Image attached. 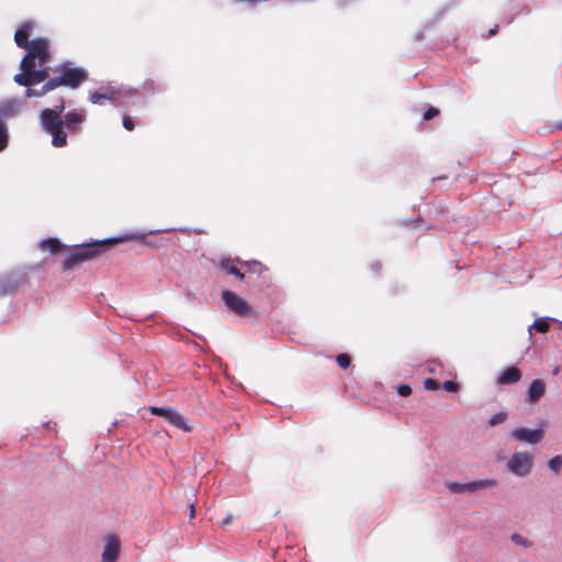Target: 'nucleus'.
<instances>
[{
	"label": "nucleus",
	"mask_w": 562,
	"mask_h": 562,
	"mask_svg": "<svg viewBox=\"0 0 562 562\" xmlns=\"http://www.w3.org/2000/svg\"><path fill=\"white\" fill-rule=\"evenodd\" d=\"M112 245H115L114 238H105L102 240L68 246V255L61 265L63 271H68L82 262L100 257Z\"/></svg>",
	"instance_id": "obj_1"
},
{
	"label": "nucleus",
	"mask_w": 562,
	"mask_h": 562,
	"mask_svg": "<svg viewBox=\"0 0 562 562\" xmlns=\"http://www.w3.org/2000/svg\"><path fill=\"white\" fill-rule=\"evenodd\" d=\"M26 55L20 63V70H50L46 65L50 61V44L45 37H37L31 41L26 48Z\"/></svg>",
	"instance_id": "obj_2"
},
{
	"label": "nucleus",
	"mask_w": 562,
	"mask_h": 562,
	"mask_svg": "<svg viewBox=\"0 0 562 562\" xmlns=\"http://www.w3.org/2000/svg\"><path fill=\"white\" fill-rule=\"evenodd\" d=\"M29 283L26 269L12 270L0 277V297L12 295Z\"/></svg>",
	"instance_id": "obj_3"
},
{
	"label": "nucleus",
	"mask_w": 562,
	"mask_h": 562,
	"mask_svg": "<svg viewBox=\"0 0 562 562\" xmlns=\"http://www.w3.org/2000/svg\"><path fill=\"white\" fill-rule=\"evenodd\" d=\"M222 300L229 311L240 317H251L254 315V311L248 302L231 290L222 292Z\"/></svg>",
	"instance_id": "obj_4"
},
{
	"label": "nucleus",
	"mask_w": 562,
	"mask_h": 562,
	"mask_svg": "<svg viewBox=\"0 0 562 562\" xmlns=\"http://www.w3.org/2000/svg\"><path fill=\"white\" fill-rule=\"evenodd\" d=\"M507 469L518 476H526L532 469V454L528 452H516L507 462Z\"/></svg>",
	"instance_id": "obj_5"
},
{
	"label": "nucleus",
	"mask_w": 562,
	"mask_h": 562,
	"mask_svg": "<svg viewBox=\"0 0 562 562\" xmlns=\"http://www.w3.org/2000/svg\"><path fill=\"white\" fill-rule=\"evenodd\" d=\"M497 482L494 479H484V480H477L472 481L468 483H458V482H447L446 486L451 493H473L479 490H484L488 487L496 486Z\"/></svg>",
	"instance_id": "obj_6"
},
{
	"label": "nucleus",
	"mask_w": 562,
	"mask_h": 562,
	"mask_svg": "<svg viewBox=\"0 0 562 562\" xmlns=\"http://www.w3.org/2000/svg\"><path fill=\"white\" fill-rule=\"evenodd\" d=\"M543 430L541 428L538 429H528L525 427L516 428L512 431V437L518 441L527 442L530 445L538 443L543 438Z\"/></svg>",
	"instance_id": "obj_7"
},
{
	"label": "nucleus",
	"mask_w": 562,
	"mask_h": 562,
	"mask_svg": "<svg viewBox=\"0 0 562 562\" xmlns=\"http://www.w3.org/2000/svg\"><path fill=\"white\" fill-rule=\"evenodd\" d=\"M87 79L88 72H61L60 76L50 78L49 80L57 81V88L60 86H68L75 89Z\"/></svg>",
	"instance_id": "obj_8"
},
{
	"label": "nucleus",
	"mask_w": 562,
	"mask_h": 562,
	"mask_svg": "<svg viewBox=\"0 0 562 562\" xmlns=\"http://www.w3.org/2000/svg\"><path fill=\"white\" fill-rule=\"evenodd\" d=\"M121 550V543L116 536L110 535L102 552V562H116Z\"/></svg>",
	"instance_id": "obj_9"
},
{
	"label": "nucleus",
	"mask_w": 562,
	"mask_h": 562,
	"mask_svg": "<svg viewBox=\"0 0 562 562\" xmlns=\"http://www.w3.org/2000/svg\"><path fill=\"white\" fill-rule=\"evenodd\" d=\"M49 72H16L14 81L20 86L30 88L47 79Z\"/></svg>",
	"instance_id": "obj_10"
},
{
	"label": "nucleus",
	"mask_w": 562,
	"mask_h": 562,
	"mask_svg": "<svg viewBox=\"0 0 562 562\" xmlns=\"http://www.w3.org/2000/svg\"><path fill=\"white\" fill-rule=\"evenodd\" d=\"M41 120L44 130L49 133L63 126V120L57 112L50 109H45L41 113Z\"/></svg>",
	"instance_id": "obj_11"
},
{
	"label": "nucleus",
	"mask_w": 562,
	"mask_h": 562,
	"mask_svg": "<svg viewBox=\"0 0 562 562\" xmlns=\"http://www.w3.org/2000/svg\"><path fill=\"white\" fill-rule=\"evenodd\" d=\"M546 393V383L541 379L533 380L526 394V402L530 404L537 403Z\"/></svg>",
	"instance_id": "obj_12"
},
{
	"label": "nucleus",
	"mask_w": 562,
	"mask_h": 562,
	"mask_svg": "<svg viewBox=\"0 0 562 562\" xmlns=\"http://www.w3.org/2000/svg\"><path fill=\"white\" fill-rule=\"evenodd\" d=\"M86 114L78 111H69L64 116L66 127L71 133H78L80 131V124L85 121Z\"/></svg>",
	"instance_id": "obj_13"
},
{
	"label": "nucleus",
	"mask_w": 562,
	"mask_h": 562,
	"mask_svg": "<svg viewBox=\"0 0 562 562\" xmlns=\"http://www.w3.org/2000/svg\"><path fill=\"white\" fill-rule=\"evenodd\" d=\"M32 30V23L25 22L15 31L14 41L20 48L26 49L30 46L31 41H29V37Z\"/></svg>",
	"instance_id": "obj_14"
},
{
	"label": "nucleus",
	"mask_w": 562,
	"mask_h": 562,
	"mask_svg": "<svg viewBox=\"0 0 562 562\" xmlns=\"http://www.w3.org/2000/svg\"><path fill=\"white\" fill-rule=\"evenodd\" d=\"M20 111V102L15 99H8L0 103V122L15 116Z\"/></svg>",
	"instance_id": "obj_15"
},
{
	"label": "nucleus",
	"mask_w": 562,
	"mask_h": 562,
	"mask_svg": "<svg viewBox=\"0 0 562 562\" xmlns=\"http://www.w3.org/2000/svg\"><path fill=\"white\" fill-rule=\"evenodd\" d=\"M521 379V371L516 367L505 369L496 379L501 385H510L517 383Z\"/></svg>",
	"instance_id": "obj_16"
},
{
	"label": "nucleus",
	"mask_w": 562,
	"mask_h": 562,
	"mask_svg": "<svg viewBox=\"0 0 562 562\" xmlns=\"http://www.w3.org/2000/svg\"><path fill=\"white\" fill-rule=\"evenodd\" d=\"M170 425L183 431H191V427L187 424L184 417L173 407H171L164 417Z\"/></svg>",
	"instance_id": "obj_17"
},
{
	"label": "nucleus",
	"mask_w": 562,
	"mask_h": 562,
	"mask_svg": "<svg viewBox=\"0 0 562 562\" xmlns=\"http://www.w3.org/2000/svg\"><path fill=\"white\" fill-rule=\"evenodd\" d=\"M67 247L68 246L61 244V241L55 237H49V238L43 239L38 244L40 249L47 250L50 254L61 252L64 250H67Z\"/></svg>",
	"instance_id": "obj_18"
},
{
	"label": "nucleus",
	"mask_w": 562,
	"mask_h": 562,
	"mask_svg": "<svg viewBox=\"0 0 562 562\" xmlns=\"http://www.w3.org/2000/svg\"><path fill=\"white\" fill-rule=\"evenodd\" d=\"M127 240H137L140 244H143L145 246H149V247L158 246L157 243H155L154 240H149L147 238V235L144 233H142V234L131 233V234L122 235L120 237H114V244H119V243H123V241H127Z\"/></svg>",
	"instance_id": "obj_19"
},
{
	"label": "nucleus",
	"mask_w": 562,
	"mask_h": 562,
	"mask_svg": "<svg viewBox=\"0 0 562 562\" xmlns=\"http://www.w3.org/2000/svg\"><path fill=\"white\" fill-rule=\"evenodd\" d=\"M550 322H557L559 323L558 319L555 318H552V317H539L537 318L529 327H528V333H529V337L531 338L532 337V333L531 330L535 329L536 331L538 333H541V334H544V333H548L549 329H550ZM560 324L562 325V322H560Z\"/></svg>",
	"instance_id": "obj_20"
},
{
	"label": "nucleus",
	"mask_w": 562,
	"mask_h": 562,
	"mask_svg": "<svg viewBox=\"0 0 562 562\" xmlns=\"http://www.w3.org/2000/svg\"><path fill=\"white\" fill-rule=\"evenodd\" d=\"M237 259L238 258H224L220 261V268L222 270H225L227 273L233 274L240 280H244L246 274L241 272L239 268L236 267L235 263H237Z\"/></svg>",
	"instance_id": "obj_21"
},
{
	"label": "nucleus",
	"mask_w": 562,
	"mask_h": 562,
	"mask_svg": "<svg viewBox=\"0 0 562 562\" xmlns=\"http://www.w3.org/2000/svg\"><path fill=\"white\" fill-rule=\"evenodd\" d=\"M57 85L58 82L57 81H54V80H47L43 87L37 90V89H33L32 87L27 88L26 91H25V95L29 97V98H32V97H42L44 94H46L47 92L54 90L57 88Z\"/></svg>",
	"instance_id": "obj_22"
},
{
	"label": "nucleus",
	"mask_w": 562,
	"mask_h": 562,
	"mask_svg": "<svg viewBox=\"0 0 562 562\" xmlns=\"http://www.w3.org/2000/svg\"><path fill=\"white\" fill-rule=\"evenodd\" d=\"M49 134H52L53 136L52 144L55 147H63L67 144V135L64 132L63 126L57 128L56 131L49 132Z\"/></svg>",
	"instance_id": "obj_23"
},
{
	"label": "nucleus",
	"mask_w": 562,
	"mask_h": 562,
	"mask_svg": "<svg viewBox=\"0 0 562 562\" xmlns=\"http://www.w3.org/2000/svg\"><path fill=\"white\" fill-rule=\"evenodd\" d=\"M101 94H104V100H114V98L120 93V89L111 83L102 85L99 88Z\"/></svg>",
	"instance_id": "obj_24"
},
{
	"label": "nucleus",
	"mask_w": 562,
	"mask_h": 562,
	"mask_svg": "<svg viewBox=\"0 0 562 562\" xmlns=\"http://www.w3.org/2000/svg\"><path fill=\"white\" fill-rule=\"evenodd\" d=\"M237 263H239L241 267L247 268V272L250 273H258L260 274L263 266L259 261H244L241 259H237Z\"/></svg>",
	"instance_id": "obj_25"
},
{
	"label": "nucleus",
	"mask_w": 562,
	"mask_h": 562,
	"mask_svg": "<svg viewBox=\"0 0 562 562\" xmlns=\"http://www.w3.org/2000/svg\"><path fill=\"white\" fill-rule=\"evenodd\" d=\"M9 144V131L4 122H0V151H3Z\"/></svg>",
	"instance_id": "obj_26"
},
{
	"label": "nucleus",
	"mask_w": 562,
	"mask_h": 562,
	"mask_svg": "<svg viewBox=\"0 0 562 562\" xmlns=\"http://www.w3.org/2000/svg\"><path fill=\"white\" fill-rule=\"evenodd\" d=\"M548 465L550 470H552L554 473H559L562 469V454L555 456L552 459H550Z\"/></svg>",
	"instance_id": "obj_27"
},
{
	"label": "nucleus",
	"mask_w": 562,
	"mask_h": 562,
	"mask_svg": "<svg viewBox=\"0 0 562 562\" xmlns=\"http://www.w3.org/2000/svg\"><path fill=\"white\" fill-rule=\"evenodd\" d=\"M510 540L521 547L529 548L531 546V541H529L527 538L522 537L519 533H513L510 536Z\"/></svg>",
	"instance_id": "obj_28"
},
{
	"label": "nucleus",
	"mask_w": 562,
	"mask_h": 562,
	"mask_svg": "<svg viewBox=\"0 0 562 562\" xmlns=\"http://www.w3.org/2000/svg\"><path fill=\"white\" fill-rule=\"evenodd\" d=\"M507 418V413L505 412H498L496 413L495 415H493L490 419H488V425L490 426H496L503 422H505Z\"/></svg>",
	"instance_id": "obj_29"
},
{
	"label": "nucleus",
	"mask_w": 562,
	"mask_h": 562,
	"mask_svg": "<svg viewBox=\"0 0 562 562\" xmlns=\"http://www.w3.org/2000/svg\"><path fill=\"white\" fill-rule=\"evenodd\" d=\"M336 361L341 369H347L351 363V358L347 353H339Z\"/></svg>",
	"instance_id": "obj_30"
},
{
	"label": "nucleus",
	"mask_w": 562,
	"mask_h": 562,
	"mask_svg": "<svg viewBox=\"0 0 562 562\" xmlns=\"http://www.w3.org/2000/svg\"><path fill=\"white\" fill-rule=\"evenodd\" d=\"M170 408H171L170 406H167V407L150 406L149 411L154 415L165 417Z\"/></svg>",
	"instance_id": "obj_31"
},
{
	"label": "nucleus",
	"mask_w": 562,
	"mask_h": 562,
	"mask_svg": "<svg viewBox=\"0 0 562 562\" xmlns=\"http://www.w3.org/2000/svg\"><path fill=\"white\" fill-rule=\"evenodd\" d=\"M424 387L429 391H436L439 389V383L434 379L427 378L424 381Z\"/></svg>",
	"instance_id": "obj_32"
},
{
	"label": "nucleus",
	"mask_w": 562,
	"mask_h": 562,
	"mask_svg": "<svg viewBox=\"0 0 562 562\" xmlns=\"http://www.w3.org/2000/svg\"><path fill=\"white\" fill-rule=\"evenodd\" d=\"M122 123L127 131H133L135 127L134 121L130 115H123Z\"/></svg>",
	"instance_id": "obj_33"
},
{
	"label": "nucleus",
	"mask_w": 562,
	"mask_h": 562,
	"mask_svg": "<svg viewBox=\"0 0 562 562\" xmlns=\"http://www.w3.org/2000/svg\"><path fill=\"white\" fill-rule=\"evenodd\" d=\"M442 389L447 392H457L459 390V384L453 381H445L442 383Z\"/></svg>",
	"instance_id": "obj_34"
},
{
	"label": "nucleus",
	"mask_w": 562,
	"mask_h": 562,
	"mask_svg": "<svg viewBox=\"0 0 562 562\" xmlns=\"http://www.w3.org/2000/svg\"><path fill=\"white\" fill-rule=\"evenodd\" d=\"M397 393L401 396L406 397L412 394V387L408 384H400L397 386Z\"/></svg>",
	"instance_id": "obj_35"
},
{
	"label": "nucleus",
	"mask_w": 562,
	"mask_h": 562,
	"mask_svg": "<svg viewBox=\"0 0 562 562\" xmlns=\"http://www.w3.org/2000/svg\"><path fill=\"white\" fill-rule=\"evenodd\" d=\"M439 114V110L430 106L425 113H424V120L429 121L437 116Z\"/></svg>",
	"instance_id": "obj_36"
},
{
	"label": "nucleus",
	"mask_w": 562,
	"mask_h": 562,
	"mask_svg": "<svg viewBox=\"0 0 562 562\" xmlns=\"http://www.w3.org/2000/svg\"><path fill=\"white\" fill-rule=\"evenodd\" d=\"M56 70L68 71V70H80V69L77 68L72 63L66 61V63H63Z\"/></svg>",
	"instance_id": "obj_37"
},
{
	"label": "nucleus",
	"mask_w": 562,
	"mask_h": 562,
	"mask_svg": "<svg viewBox=\"0 0 562 562\" xmlns=\"http://www.w3.org/2000/svg\"><path fill=\"white\" fill-rule=\"evenodd\" d=\"M104 99V94H101V92L99 90L90 93V97H89V100L92 102V103H98L100 100Z\"/></svg>",
	"instance_id": "obj_38"
},
{
	"label": "nucleus",
	"mask_w": 562,
	"mask_h": 562,
	"mask_svg": "<svg viewBox=\"0 0 562 562\" xmlns=\"http://www.w3.org/2000/svg\"><path fill=\"white\" fill-rule=\"evenodd\" d=\"M370 268L374 274L379 276L382 270V263L378 260H374L371 262Z\"/></svg>",
	"instance_id": "obj_39"
},
{
	"label": "nucleus",
	"mask_w": 562,
	"mask_h": 562,
	"mask_svg": "<svg viewBox=\"0 0 562 562\" xmlns=\"http://www.w3.org/2000/svg\"><path fill=\"white\" fill-rule=\"evenodd\" d=\"M232 519H233V516H232L231 514H228V515L223 519L222 525H223V526L228 525V524L232 521Z\"/></svg>",
	"instance_id": "obj_40"
},
{
	"label": "nucleus",
	"mask_w": 562,
	"mask_h": 562,
	"mask_svg": "<svg viewBox=\"0 0 562 562\" xmlns=\"http://www.w3.org/2000/svg\"><path fill=\"white\" fill-rule=\"evenodd\" d=\"M195 516V509H194V505L191 504L190 505V517L193 518Z\"/></svg>",
	"instance_id": "obj_41"
},
{
	"label": "nucleus",
	"mask_w": 562,
	"mask_h": 562,
	"mask_svg": "<svg viewBox=\"0 0 562 562\" xmlns=\"http://www.w3.org/2000/svg\"><path fill=\"white\" fill-rule=\"evenodd\" d=\"M497 29H498V26H497V25H495V27L491 29V30L488 31V36H492V35H494V34H496Z\"/></svg>",
	"instance_id": "obj_42"
},
{
	"label": "nucleus",
	"mask_w": 562,
	"mask_h": 562,
	"mask_svg": "<svg viewBox=\"0 0 562 562\" xmlns=\"http://www.w3.org/2000/svg\"><path fill=\"white\" fill-rule=\"evenodd\" d=\"M441 179H446V177H438V178H432V181H436V180H441Z\"/></svg>",
	"instance_id": "obj_43"
},
{
	"label": "nucleus",
	"mask_w": 562,
	"mask_h": 562,
	"mask_svg": "<svg viewBox=\"0 0 562 562\" xmlns=\"http://www.w3.org/2000/svg\"><path fill=\"white\" fill-rule=\"evenodd\" d=\"M558 127L562 130V123H561V124H559V125H558Z\"/></svg>",
	"instance_id": "obj_44"
}]
</instances>
